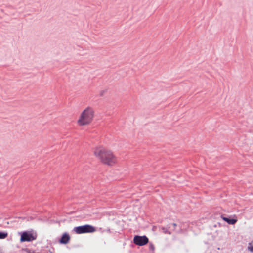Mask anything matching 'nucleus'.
Listing matches in <instances>:
<instances>
[{
  "mask_svg": "<svg viewBox=\"0 0 253 253\" xmlns=\"http://www.w3.org/2000/svg\"><path fill=\"white\" fill-rule=\"evenodd\" d=\"M8 236L7 233L0 232V239H5Z\"/></svg>",
  "mask_w": 253,
  "mask_h": 253,
  "instance_id": "obj_8",
  "label": "nucleus"
},
{
  "mask_svg": "<svg viewBox=\"0 0 253 253\" xmlns=\"http://www.w3.org/2000/svg\"><path fill=\"white\" fill-rule=\"evenodd\" d=\"M93 155L102 164L113 166L117 164L118 160L114 152L103 146H97L93 149Z\"/></svg>",
  "mask_w": 253,
  "mask_h": 253,
  "instance_id": "obj_1",
  "label": "nucleus"
},
{
  "mask_svg": "<svg viewBox=\"0 0 253 253\" xmlns=\"http://www.w3.org/2000/svg\"><path fill=\"white\" fill-rule=\"evenodd\" d=\"M221 218L225 221L227 222L229 224L233 225L236 223L237 221V219H230L227 217H224L223 215L221 216Z\"/></svg>",
  "mask_w": 253,
  "mask_h": 253,
  "instance_id": "obj_7",
  "label": "nucleus"
},
{
  "mask_svg": "<svg viewBox=\"0 0 253 253\" xmlns=\"http://www.w3.org/2000/svg\"><path fill=\"white\" fill-rule=\"evenodd\" d=\"M149 242L148 238L146 236L136 235L133 238V243L138 246H144L147 244Z\"/></svg>",
  "mask_w": 253,
  "mask_h": 253,
  "instance_id": "obj_5",
  "label": "nucleus"
},
{
  "mask_svg": "<svg viewBox=\"0 0 253 253\" xmlns=\"http://www.w3.org/2000/svg\"><path fill=\"white\" fill-rule=\"evenodd\" d=\"M150 248L152 250H154V247L153 245H151Z\"/></svg>",
  "mask_w": 253,
  "mask_h": 253,
  "instance_id": "obj_11",
  "label": "nucleus"
},
{
  "mask_svg": "<svg viewBox=\"0 0 253 253\" xmlns=\"http://www.w3.org/2000/svg\"><path fill=\"white\" fill-rule=\"evenodd\" d=\"M95 110L93 107L88 106L80 113L77 124L79 126H84L90 125L95 117Z\"/></svg>",
  "mask_w": 253,
  "mask_h": 253,
  "instance_id": "obj_2",
  "label": "nucleus"
},
{
  "mask_svg": "<svg viewBox=\"0 0 253 253\" xmlns=\"http://www.w3.org/2000/svg\"><path fill=\"white\" fill-rule=\"evenodd\" d=\"M248 249L252 252H253V243H250L249 244Z\"/></svg>",
  "mask_w": 253,
  "mask_h": 253,
  "instance_id": "obj_10",
  "label": "nucleus"
},
{
  "mask_svg": "<svg viewBox=\"0 0 253 253\" xmlns=\"http://www.w3.org/2000/svg\"><path fill=\"white\" fill-rule=\"evenodd\" d=\"M176 225H176V223H173V226L174 227H176Z\"/></svg>",
  "mask_w": 253,
  "mask_h": 253,
  "instance_id": "obj_12",
  "label": "nucleus"
},
{
  "mask_svg": "<svg viewBox=\"0 0 253 253\" xmlns=\"http://www.w3.org/2000/svg\"><path fill=\"white\" fill-rule=\"evenodd\" d=\"M104 91H102L101 93H102V94H104Z\"/></svg>",
  "mask_w": 253,
  "mask_h": 253,
  "instance_id": "obj_13",
  "label": "nucleus"
},
{
  "mask_svg": "<svg viewBox=\"0 0 253 253\" xmlns=\"http://www.w3.org/2000/svg\"><path fill=\"white\" fill-rule=\"evenodd\" d=\"M162 230L163 231V232L165 234H170L171 233L165 227H162Z\"/></svg>",
  "mask_w": 253,
  "mask_h": 253,
  "instance_id": "obj_9",
  "label": "nucleus"
},
{
  "mask_svg": "<svg viewBox=\"0 0 253 253\" xmlns=\"http://www.w3.org/2000/svg\"><path fill=\"white\" fill-rule=\"evenodd\" d=\"M71 239V237L69 234L65 232L63 234L61 239L59 240V243L60 244H66L69 243Z\"/></svg>",
  "mask_w": 253,
  "mask_h": 253,
  "instance_id": "obj_6",
  "label": "nucleus"
},
{
  "mask_svg": "<svg viewBox=\"0 0 253 253\" xmlns=\"http://www.w3.org/2000/svg\"><path fill=\"white\" fill-rule=\"evenodd\" d=\"M37 233L34 230L24 231L21 233L20 241L21 242H31L36 240Z\"/></svg>",
  "mask_w": 253,
  "mask_h": 253,
  "instance_id": "obj_4",
  "label": "nucleus"
},
{
  "mask_svg": "<svg viewBox=\"0 0 253 253\" xmlns=\"http://www.w3.org/2000/svg\"><path fill=\"white\" fill-rule=\"evenodd\" d=\"M96 231V229L95 227L89 224L75 227L73 229V231L78 234L92 233Z\"/></svg>",
  "mask_w": 253,
  "mask_h": 253,
  "instance_id": "obj_3",
  "label": "nucleus"
}]
</instances>
